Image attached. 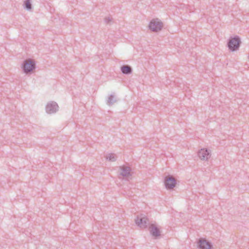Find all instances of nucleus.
Listing matches in <instances>:
<instances>
[{
  "mask_svg": "<svg viewBox=\"0 0 249 249\" xmlns=\"http://www.w3.org/2000/svg\"><path fill=\"white\" fill-rule=\"evenodd\" d=\"M118 99L115 93L114 92L109 96L107 100V104L108 106H110L113 105L114 103L118 101Z\"/></svg>",
  "mask_w": 249,
  "mask_h": 249,
  "instance_id": "obj_11",
  "label": "nucleus"
},
{
  "mask_svg": "<svg viewBox=\"0 0 249 249\" xmlns=\"http://www.w3.org/2000/svg\"><path fill=\"white\" fill-rule=\"evenodd\" d=\"M197 247L200 249H211L212 244L204 238H200L197 242Z\"/></svg>",
  "mask_w": 249,
  "mask_h": 249,
  "instance_id": "obj_9",
  "label": "nucleus"
},
{
  "mask_svg": "<svg viewBox=\"0 0 249 249\" xmlns=\"http://www.w3.org/2000/svg\"><path fill=\"white\" fill-rule=\"evenodd\" d=\"M241 41L238 36H235L233 37H230L228 42V47L229 49L233 52L238 50L240 47Z\"/></svg>",
  "mask_w": 249,
  "mask_h": 249,
  "instance_id": "obj_1",
  "label": "nucleus"
},
{
  "mask_svg": "<svg viewBox=\"0 0 249 249\" xmlns=\"http://www.w3.org/2000/svg\"><path fill=\"white\" fill-rule=\"evenodd\" d=\"M57 104L54 101H50L46 106V111L49 114L55 113L58 110Z\"/></svg>",
  "mask_w": 249,
  "mask_h": 249,
  "instance_id": "obj_5",
  "label": "nucleus"
},
{
  "mask_svg": "<svg viewBox=\"0 0 249 249\" xmlns=\"http://www.w3.org/2000/svg\"><path fill=\"white\" fill-rule=\"evenodd\" d=\"M21 68L24 73L26 74L31 73V58L24 60L22 64Z\"/></svg>",
  "mask_w": 249,
  "mask_h": 249,
  "instance_id": "obj_8",
  "label": "nucleus"
},
{
  "mask_svg": "<svg viewBox=\"0 0 249 249\" xmlns=\"http://www.w3.org/2000/svg\"><path fill=\"white\" fill-rule=\"evenodd\" d=\"M113 18L111 17H106L105 18V21L107 24H110Z\"/></svg>",
  "mask_w": 249,
  "mask_h": 249,
  "instance_id": "obj_15",
  "label": "nucleus"
},
{
  "mask_svg": "<svg viewBox=\"0 0 249 249\" xmlns=\"http://www.w3.org/2000/svg\"><path fill=\"white\" fill-rule=\"evenodd\" d=\"M136 224L141 228H147L149 225V220L144 214H141L135 219Z\"/></svg>",
  "mask_w": 249,
  "mask_h": 249,
  "instance_id": "obj_2",
  "label": "nucleus"
},
{
  "mask_svg": "<svg viewBox=\"0 0 249 249\" xmlns=\"http://www.w3.org/2000/svg\"><path fill=\"white\" fill-rule=\"evenodd\" d=\"M36 68V61L32 59V73H34V70Z\"/></svg>",
  "mask_w": 249,
  "mask_h": 249,
  "instance_id": "obj_16",
  "label": "nucleus"
},
{
  "mask_svg": "<svg viewBox=\"0 0 249 249\" xmlns=\"http://www.w3.org/2000/svg\"><path fill=\"white\" fill-rule=\"evenodd\" d=\"M198 156L202 160H207L210 157V153L207 149H201L198 152Z\"/></svg>",
  "mask_w": 249,
  "mask_h": 249,
  "instance_id": "obj_10",
  "label": "nucleus"
},
{
  "mask_svg": "<svg viewBox=\"0 0 249 249\" xmlns=\"http://www.w3.org/2000/svg\"><path fill=\"white\" fill-rule=\"evenodd\" d=\"M149 231L152 236L155 239H157L160 235V228L154 224H151L149 225Z\"/></svg>",
  "mask_w": 249,
  "mask_h": 249,
  "instance_id": "obj_7",
  "label": "nucleus"
},
{
  "mask_svg": "<svg viewBox=\"0 0 249 249\" xmlns=\"http://www.w3.org/2000/svg\"><path fill=\"white\" fill-rule=\"evenodd\" d=\"M119 168L120 170V175L122 177L126 178L127 180L131 178V168L129 167L122 166H120Z\"/></svg>",
  "mask_w": 249,
  "mask_h": 249,
  "instance_id": "obj_6",
  "label": "nucleus"
},
{
  "mask_svg": "<svg viewBox=\"0 0 249 249\" xmlns=\"http://www.w3.org/2000/svg\"><path fill=\"white\" fill-rule=\"evenodd\" d=\"M23 5L24 9H26L28 10L31 9V3L30 2V0H25L24 1Z\"/></svg>",
  "mask_w": 249,
  "mask_h": 249,
  "instance_id": "obj_14",
  "label": "nucleus"
},
{
  "mask_svg": "<svg viewBox=\"0 0 249 249\" xmlns=\"http://www.w3.org/2000/svg\"><path fill=\"white\" fill-rule=\"evenodd\" d=\"M162 26V22L158 19L152 20L149 25V29L155 32L161 30Z\"/></svg>",
  "mask_w": 249,
  "mask_h": 249,
  "instance_id": "obj_4",
  "label": "nucleus"
},
{
  "mask_svg": "<svg viewBox=\"0 0 249 249\" xmlns=\"http://www.w3.org/2000/svg\"><path fill=\"white\" fill-rule=\"evenodd\" d=\"M121 71L124 74H129L132 72V68L127 65H124L121 67Z\"/></svg>",
  "mask_w": 249,
  "mask_h": 249,
  "instance_id": "obj_12",
  "label": "nucleus"
},
{
  "mask_svg": "<svg viewBox=\"0 0 249 249\" xmlns=\"http://www.w3.org/2000/svg\"><path fill=\"white\" fill-rule=\"evenodd\" d=\"M164 183L165 188L167 190L173 189L177 184V180L171 175H168L164 178Z\"/></svg>",
  "mask_w": 249,
  "mask_h": 249,
  "instance_id": "obj_3",
  "label": "nucleus"
},
{
  "mask_svg": "<svg viewBox=\"0 0 249 249\" xmlns=\"http://www.w3.org/2000/svg\"><path fill=\"white\" fill-rule=\"evenodd\" d=\"M117 156L114 154H108L106 156V160L109 161H115L117 160Z\"/></svg>",
  "mask_w": 249,
  "mask_h": 249,
  "instance_id": "obj_13",
  "label": "nucleus"
}]
</instances>
